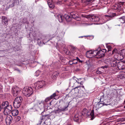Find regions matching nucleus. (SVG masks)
<instances>
[{"label": "nucleus", "instance_id": "obj_34", "mask_svg": "<svg viewBox=\"0 0 125 125\" xmlns=\"http://www.w3.org/2000/svg\"><path fill=\"white\" fill-rule=\"evenodd\" d=\"M41 73V71L39 70H37L35 73V75L37 76H38Z\"/></svg>", "mask_w": 125, "mask_h": 125}, {"label": "nucleus", "instance_id": "obj_59", "mask_svg": "<svg viewBox=\"0 0 125 125\" xmlns=\"http://www.w3.org/2000/svg\"><path fill=\"white\" fill-rule=\"evenodd\" d=\"M83 36H81V37H79V38H82L83 37Z\"/></svg>", "mask_w": 125, "mask_h": 125}, {"label": "nucleus", "instance_id": "obj_22", "mask_svg": "<svg viewBox=\"0 0 125 125\" xmlns=\"http://www.w3.org/2000/svg\"><path fill=\"white\" fill-rule=\"evenodd\" d=\"M21 104L14 101L13 105L14 107L16 108H18L20 106Z\"/></svg>", "mask_w": 125, "mask_h": 125}, {"label": "nucleus", "instance_id": "obj_15", "mask_svg": "<svg viewBox=\"0 0 125 125\" xmlns=\"http://www.w3.org/2000/svg\"><path fill=\"white\" fill-rule=\"evenodd\" d=\"M2 22L4 23V24L5 25L7 26L8 25V20L6 17L2 16Z\"/></svg>", "mask_w": 125, "mask_h": 125}, {"label": "nucleus", "instance_id": "obj_49", "mask_svg": "<svg viewBox=\"0 0 125 125\" xmlns=\"http://www.w3.org/2000/svg\"><path fill=\"white\" fill-rule=\"evenodd\" d=\"M56 4H60L61 3V2L60 1H59L56 2Z\"/></svg>", "mask_w": 125, "mask_h": 125}, {"label": "nucleus", "instance_id": "obj_26", "mask_svg": "<svg viewBox=\"0 0 125 125\" xmlns=\"http://www.w3.org/2000/svg\"><path fill=\"white\" fill-rule=\"evenodd\" d=\"M69 104L67 106L64 107L63 108H61L60 109H59L57 111H58L59 112H60L61 111H66L68 110L67 107H68Z\"/></svg>", "mask_w": 125, "mask_h": 125}, {"label": "nucleus", "instance_id": "obj_60", "mask_svg": "<svg viewBox=\"0 0 125 125\" xmlns=\"http://www.w3.org/2000/svg\"><path fill=\"white\" fill-rule=\"evenodd\" d=\"M82 87H83V88H84V86H82Z\"/></svg>", "mask_w": 125, "mask_h": 125}, {"label": "nucleus", "instance_id": "obj_25", "mask_svg": "<svg viewBox=\"0 0 125 125\" xmlns=\"http://www.w3.org/2000/svg\"><path fill=\"white\" fill-rule=\"evenodd\" d=\"M2 105L4 108V107H7L9 106V103L8 101H6L3 102L2 104Z\"/></svg>", "mask_w": 125, "mask_h": 125}, {"label": "nucleus", "instance_id": "obj_54", "mask_svg": "<svg viewBox=\"0 0 125 125\" xmlns=\"http://www.w3.org/2000/svg\"><path fill=\"white\" fill-rule=\"evenodd\" d=\"M40 107H39L40 108H43V107L42 106L41 104H40Z\"/></svg>", "mask_w": 125, "mask_h": 125}, {"label": "nucleus", "instance_id": "obj_6", "mask_svg": "<svg viewBox=\"0 0 125 125\" xmlns=\"http://www.w3.org/2000/svg\"><path fill=\"white\" fill-rule=\"evenodd\" d=\"M90 17L91 21L95 22H98L99 21V22L100 23V24H102V22H101V19H100L97 16L95 15H92Z\"/></svg>", "mask_w": 125, "mask_h": 125}, {"label": "nucleus", "instance_id": "obj_14", "mask_svg": "<svg viewBox=\"0 0 125 125\" xmlns=\"http://www.w3.org/2000/svg\"><path fill=\"white\" fill-rule=\"evenodd\" d=\"M102 52L100 51H98L95 55L96 57L98 58H99L104 56L103 54L102 53Z\"/></svg>", "mask_w": 125, "mask_h": 125}, {"label": "nucleus", "instance_id": "obj_29", "mask_svg": "<svg viewBox=\"0 0 125 125\" xmlns=\"http://www.w3.org/2000/svg\"><path fill=\"white\" fill-rule=\"evenodd\" d=\"M79 115L78 114L75 115L74 117V120L76 122H77L78 121L79 118Z\"/></svg>", "mask_w": 125, "mask_h": 125}, {"label": "nucleus", "instance_id": "obj_44", "mask_svg": "<svg viewBox=\"0 0 125 125\" xmlns=\"http://www.w3.org/2000/svg\"><path fill=\"white\" fill-rule=\"evenodd\" d=\"M120 120L122 122L125 121V117L121 118Z\"/></svg>", "mask_w": 125, "mask_h": 125}, {"label": "nucleus", "instance_id": "obj_40", "mask_svg": "<svg viewBox=\"0 0 125 125\" xmlns=\"http://www.w3.org/2000/svg\"><path fill=\"white\" fill-rule=\"evenodd\" d=\"M3 119V116L2 115H0V122L2 121Z\"/></svg>", "mask_w": 125, "mask_h": 125}, {"label": "nucleus", "instance_id": "obj_62", "mask_svg": "<svg viewBox=\"0 0 125 125\" xmlns=\"http://www.w3.org/2000/svg\"><path fill=\"white\" fill-rule=\"evenodd\" d=\"M124 108H125V105L124 106Z\"/></svg>", "mask_w": 125, "mask_h": 125}, {"label": "nucleus", "instance_id": "obj_11", "mask_svg": "<svg viewBox=\"0 0 125 125\" xmlns=\"http://www.w3.org/2000/svg\"><path fill=\"white\" fill-rule=\"evenodd\" d=\"M71 15L72 18L74 19H77V20L78 21L80 20V18H79V15L75 12H72L71 13Z\"/></svg>", "mask_w": 125, "mask_h": 125}, {"label": "nucleus", "instance_id": "obj_1", "mask_svg": "<svg viewBox=\"0 0 125 125\" xmlns=\"http://www.w3.org/2000/svg\"><path fill=\"white\" fill-rule=\"evenodd\" d=\"M32 90L31 87L26 86L23 89L22 93L24 95L29 97L32 93Z\"/></svg>", "mask_w": 125, "mask_h": 125}, {"label": "nucleus", "instance_id": "obj_3", "mask_svg": "<svg viewBox=\"0 0 125 125\" xmlns=\"http://www.w3.org/2000/svg\"><path fill=\"white\" fill-rule=\"evenodd\" d=\"M12 107L9 105L7 107H4V113L5 115H8L10 114L12 111Z\"/></svg>", "mask_w": 125, "mask_h": 125}, {"label": "nucleus", "instance_id": "obj_7", "mask_svg": "<svg viewBox=\"0 0 125 125\" xmlns=\"http://www.w3.org/2000/svg\"><path fill=\"white\" fill-rule=\"evenodd\" d=\"M12 120V116L10 115L7 116L5 118V122L7 125H10Z\"/></svg>", "mask_w": 125, "mask_h": 125}, {"label": "nucleus", "instance_id": "obj_21", "mask_svg": "<svg viewBox=\"0 0 125 125\" xmlns=\"http://www.w3.org/2000/svg\"><path fill=\"white\" fill-rule=\"evenodd\" d=\"M112 58L111 57L107 58L105 59L104 62L107 64L110 65Z\"/></svg>", "mask_w": 125, "mask_h": 125}, {"label": "nucleus", "instance_id": "obj_45", "mask_svg": "<svg viewBox=\"0 0 125 125\" xmlns=\"http://www.w3.org/2000/svg\"><path fill=\"white\" fill-rule=\"evenodd\" d=\"M43 119V118H41V119L39 121V124H41L42 122V120Z\"/></svg>", "mask_w": 125, "mask_h": 125}, {"label": "nucleus", "instance_id": "obj_50", "mask_svg": "<svg viewBox=\"0 0 125 125\" xmlns=\"http://www.w3.org/2000/svg\"><path fill=\"white\" fill-rule=\"evenodd\" d=\"M103 104L104 105H107L108 104H106L105 102H103Z\"/></svg>", "mask_w": 125, "mask_h": 125}, {"label": "nucleus", "instance_id": "obj_32", "mask_svg": "<svg viewBox=\"0 0 125 125\" xmlns=\"http://www.w3.org/2000/svg\"><path fill=\"white\" fill-rule=\"evenodd\" d=\"M22 22L23 23H26L27 24H28L29 23L28 22L27 20V18H24L23 19Z\"/></svg>", "mask_w": 125, "mask_h": 125}, {"label": "nucleus", "instance_id": "obj_5", "mask_svg": "<svg viewBox=\"0 0 125 125\" xmlns=\"http://www.w3.org/2000/svg\"><path fill=\"white\" fill-rule=\"evenodd\" d=\"M117 67L120 70L125 69V62L121 61L117 63Z\"/></svg>", "mask_w": 125, "mask_h": 125}, {"label": "nucleus", "instance_id": "obj_61", "mask_svg": "<svg viewBox=\"0 0 125 125\" xmlns=\"http://www.w3.org/2000/svg\"><path fill=\"white\" fill-rule=\"evenodd\" d=\"M115 14V13H114L113 14V15H114Z\"/></svg>", "mask_w": 125, "mask_h": 125}, {"label": "nucleus", "instance_id": "obj_27", "mask_svg": "<svg viewBox=\"0 0 125 125\" xmlns=\"http://www.w3.org/2000/svg\"><path fill=\"white\" fill-rule=\"evenodd\" d=\"M57 92L59 93V92L58 91H56V93H54L52 95H51L50 97H47V100H49L50 99H52L53 98H54V97L57 95H56V93Z\"/></svg>", "mask_w": 125, "mask_h": 125}, {"label": "nucleus", "instance_id": "obj_38", "mask_svg": "<svg viewBox=\"0 0 125 125\" xmlns=\"http://www.w3.org/2000/svg\"><path fill=\"white\" fill-rule=\"evenodd\" d=\"M73 64H76L77 63L78 61H77V60L76 59H74L73 60Z\"/></svg>", "mask_w": 125, "mask_h": 125}, {"label": "nucleus", "instance_id": "obj_52", "mask_svg": "<svg viewBox=\"0 0 125 125\" xmlns=\"http://www.w3.org/2000/svg\"><path fill=\"white\" fill-rule=\"evenodd\" d=\"M78 62H83V61H81V60H80V59H78Z\"/></svg>", "mask_w": 125, "mask_h": 125}, {"label": "nucleus", "instance_id": "obj_18", "mask_svg": "<svg viewBox=\"0 0 125 125\" xmlns=\"http://www.w3.org/2000/svg\"><path fill=\"white\" fill-rule=\"evenodd\" d=\"M56 18L57 19L59 22H62L64 17L63 15L61 14H59L57 15Z\"/></svg>", "mask_w": 125, "mask_h": 125}, {"label": "nucleus", "instance_id": "obj_35", "mask_svg": "<svg viewBox=\"0 0 125 125\" xmlns=\"http://www.w3.org/2000/svg\"><path fill=\"white\" fill-rule=\"evenodd\" d=\"M100 51H102V52H101L103 54L104 56V54L106 52V50L105 49H102L101 50H100Z\"/></svg>", "mask_w": 125, "mask_h": 125}, {"label": "nucleus", "instance_id": "obj_12", "mask_svg": "<svg viewBox=\"0 0 125 125\" xmlns=\"http://www.w3.org/2000/svg\"><path fill=\"white\" fill-rule=\"evenodd\" d=\"M112 8L114 10H117L118 11H120L121 10V8L120 6H119L117 4H115L113 5Z\"/></svg>", "mask_w": 125, "mask_h": 125}, {"label": "nucleus", "instance_id": "obj_48", "mask_svg": "<svg viewBox=\"0 0 125 125\" xmlns=\"http://www.w3.org/2000/svg\"><path fill=\"white\" fill-rule=\"evenodd\" d=\"M15 1L13 2V3L11 4V7H13L14 6V4H15Z\"/></svg>", "mask_w": 125, "mask_h": 125}, {"label": "nucleus", "instance_id": "obj_4", "mask_svg": "<svg viewBox=\"0 0 125 125\" xmlns=\"http://www.w3.org/2000/svg\"><path fill=\"white\" fill-rule=\"evenodd\" d=\"M11 92L13 96H17L19 92V89L17 87H13L11 90Z\"/></svg>", "mask_w": 125, "mask_h": 125}, {"label": "nucleus", "instance_id": "obj_57", "mask_svg": "<svg viewBox=\"0 0 125 125\" xmlns=\"http://www.w3.org/2000/svg\"><path fill=\"white\" fill-rule=\"evenodd\" d=\"M47 116V115H42V117H44H44H45V116Z\"/></svg>", "mask_w": 125, "mask_h": 125}, {"label": "nucleus", "instance_id": "obj_8", "mask_svg": "<svg viewBox=\"0 0 125 125\" xmlns=\"http://www.w3.org/2000/svg\"><path fill=\"white\" fill-rule=\"evenodd\" d=\"M112 18V16H111L105 15L103 16V19H104V21L102 22V24L104 23L107 21L111 20Z\"/></svg>", "mask_w": 125, "mask_h": 125}, {"label": "nucleus", "instance_id": "obj_16", "mask_svg": "<svg viewBox=\"0 0 125 125\" xmlns=\"http://www.w3.org/2000/svg\"><path fill=\"white\" fill-rule=\"evenodd\" d=\"M47 4L49 7L50 8L53 9L54 7L52 0H48L47 1Z\"/></svg>", "mask_w": 125, "mask_h": 125}, {"label": "nucleus", "instance_id": "obj_53", "mask_svg": "<svg viewBox=\"0 0 125 125\" xmlns=\"http://www.w3.org/2000/svg\"><path fill=\"white\" fill-rule=\"evenodd\" d=\"M104 19H103V16L102 17V19H101V22H102L103 21H104Z\"/></svg>", "mask_w": 125, "mask_h": 125}, {"label": "nucleus", "instance_id": "obj_41", "mask_svg": "<svg viewBox=\"0 0 125 125\" xmlns=\"http://www.w3.org/2000/svg\"><path fill=\"white\" fill-rule=\"evenodd\" d=\"M69 64L70 65H71L72 64H73V60L71 61H69Z\"/></svg>", "mask_w": 125, "mask_h": 125}, {"label": "nucleus", "instance_id": "obj_37", "mask_svg": "<svg viewBox=\"0 0 125 125\" xmlns=\"http://www.w3.org/2000/svg\"><path fill=\"white\" fill-rule=\"evenodd\" d=\"M92 0H86V2L88 4H91L92 3V2H91Z\"/></svg>", "mask_w": 125, "mask_h": 125}, {"label": "nucleus", "instance_id": "obj_30", "mask_svg": "<svg viewBox=\"0 0 125 125\" xmlns=\"http://www.w3.org/2000/svg\"><path fill=\"white\" fill-rule=\"evenodd\" d=\"M65 19L66 21L67 22L70 21H71L72 20V18L68 15H66V16H65Z\"/></svg>", "mask_w": 125, "mask_h": 125}, {"label": "nucleus", "instance_id": "obj_64", "mask_svg": "<svg viewBox=\"0 0 125 125\" xmlns=\"http://www.w3.org/2000/svg\"><path fill=\"white\" fill-rule=\"evenodd\" d=\"M70 125V124H68V125Z\"/></svg>", "mask_w": 125, "mask_h": 125}, {"label": "nucleus", "instance_id": "obj_19", "mask_svg": "<svg viewBox=\"0 0 125 125\" xmlns=\"http://www.w3.org/2000/svg\"><path fill=\"white\" fill-rule=\"evenodd\" d=\"M59 72L58 71L54 72L52 74V78L53 79H55L59 75Z\"/></svg>", "mask_w": 125, "mask_h": 125}, {"label": "nucleus", "instance_id": "obj_13", "mask_svg": "<svg viewBox=\"0 0 125 125\" xmlns=\"http://www.w3.org/2000/svg\"><path fill=\"white\" fill-rule=\"evenodd\" d=\"M96 51H93V50H91L87 51L86 53V56L88 58H91V57L90 56L91 55L94 54V53H96Z\"/></svg>", "mask_w": 125, "mask_h": 125}, {"label": "nucleus", "instance_id": "obj_20", "mask_svg": "<svg viewBox=\"0 0 125 125\" xmlns=\"http://www.w3.org/2000/svg\"><path fill=\"white\" fill-rule=\"evenodd\" d=\"M22 100V97L21 96H19V97H16L14 101L21 104Z\"/></svg>", "mask_w": 125, "mask_h": 125}, {"label": "nucleus", "instance_id": "obj_47", "mask_svg": "<svg viewBox=\"0 0 125 125\" xmlns=\"http://www.w3.org/2000/svg\"><path fill=\"white\" fill-rule=\"evenodd\" d=\"M96 73L98 74H100L101 73V72L99 71H96Z\"/></svg>", "mask_w": 125, "mask_h": 125}, {"label": "nucleus", "instance_id": "obj_36", "mask_svg": "<svg viewBox=\"0 0 125 125\" xmlns=\"http://www.w3.org/2000/svg\"><path fill=\"white\" fill-rule=\"evenodd\" d=\"M124 2H119L118 4H117L119 6H120L121 8L122 6L124 4Z\"/></svg>", "mask_w": 125, "mask_h": 125}, {"label": "nucleus", "instance_id": "obj_24", "mask_svg": "<svg viewBox=\"0 0 125 125\" xmlns=\"http://www.w3.org/2000/svg\"><path fill=\"white\" fill-rule=\"evenodd\" d=\"M118 21L121 23H125V16H123L120 18L118 19Z\"/></svg>", "mask_w": 125, "mask_h": 125}, {"label": "nucleus", "instance_id": "obj_56", "mask_svg": "<svg viewBox=\"0 0 125 125\" xmlns=\"http://www.w3.org/2000/svg\"><path fill=\"white\" fill-rule=\"evenodd\" d=\"M78 59H79L78 58V57H76V60H77V61L78 62Z\"/></svg>", "mask_w": 125, "mask_h": 125}, {"label": "nucleus", "instance_id": "obj_28", "mask_svg": "<svg viewBox=\"0 0 125 125\" xmlns=\"http://www.w3.org/2000/svg\"><path fill=\"white\" fill-rule=\"evenodd\" d=\"M90 116H91L90 117L91 118L90 119L91 120H92L95 117L94 115V111L93 110H92L90 113Z\"/></svg>", "mask_w": 125, "mask_h": 125}, {"label": "nucleus", "instance_id": "obj_43", "mask_svg": "<svg viewBox=\"0 0 125 125\" xmlns=\"http://www.w3.org/2000/svg\"><path fill=\"white\" fill-rule=\"evenodd\" d=\"M107 47L108 48V51H110L111 48V46H108Z\"/></svg>", "mask_w": 125, "mask_h": 125}, {"label": "nucleus", "instance_id": "obj_2", "mask_svg": "<svg viewBox=\"0 0 125 125\" xmlns=\"http://www.w3.org/2000/svg\"><path fill=\"white\" fill-rule=\"evenodd\" d=\"M45 82L44 81H38L35 84V88L36 90H38L42 88L45 85Z\"/></svg>", "mask_w": 125, "mask_h": 125}, {"label": "nucleus", "instance_id": "obj_63", "mask_svg": "<svg viewBox=\"0 0 125 125\" xmlns=\"http://www.w3.org/2000/svg\"><path fill=\"white\" fill-rule=\"evenodd\" d=\"M45 122H44V124H45Z\"/></svg>", "mask_w": 125, "mask_h": 125}, {"label": "nucleus", "instance_id": "obj_17", "mask_svg": "<svg viewBox=\"0 0 125 125\" xmlns=\"http://www.w3.org/2000/svg\"><path fill=\"white\" fill-rule=\"evenodd\" d=\"M117 77L120 79H123L125 78V72H122L117 76Z\"/></svg>", "mask_w": 125, "mask_h": 125}, {"label": "nucleus", "instance_id": "obj_51", "mask_svg": "<svg viewBox=\"0 0 125 125\" xmlns=\"http://www.w3.org/2000/svg\"><path fill=\"white\" fill-rule=\"evenodd\" d=\"M74 80H73H73H71V81H70V84H71V83H72V82H74Z\"/></svg>", "mask_w": 125, "mask_h": 125}, {"label": "nucleus", "instance_id": "obj_23", "mask_svg": "<svg viewBox=\"0 0 125 125\" xmlns=\"http://www.w3.org/2000/svg\"><path fill=\"white\" fill-rule=\"evenodd\" d=\"M11 112L12 115L15 116H17L18 114L19 111L18 110L15 109L12 111Z\"/></svg>", "mask_w": 125, "mask_h": 125}, {"label": "nucleus", "instance_id": "obj_31", "mask_svg": "<svg viewBox=\"0 0 125 125\" xmlns=\"http://www.w3.org/2000/svg\"><path fill=\"white\" fill-rule=\"evenodd\" d=\"M87 114V110L86 109H84L82 112V115L84 116H86Z\"/></svg>", "mask_w": 125, "mask_h": 125}, {"label": "nucleus", "instance_id": "obj_42", "mask_svg": "<svg viewBox=\"0 0 125 125\" xmlns=\"http://www.w3.org/2000/svg\"><path fill=\"white\" fill-rule=\"evenodd\" d=\"M2 86L1 84H0V92H2Z\"/></svg>", "mask_w": 125, "mask_h": 125}, {"label": "nucleus", "instance_id": "obj_10", "mask_svg": "<svg viewBox=\"0 0 125 125\" xmlns=\"http://www.w3.org/2000/svg\"><path fill=\"white\" fill-rule=\"evenodd\" d=\"M117 60L116 59L112 58L110 65L111 67H114L117 65Z\"/></svg>", "mask_w": 125, "mask_h": 125}, {"label": "nucleus", "instance_id": "obj_46", "mask_svg": "<svg viewBox=\"0 0 125 125\" xmlns=\"http://www.w3.org/2000/svg\"><path fill=\"white\" fill-rule=\"evenodd\" d=\"M117 50L116 49H114L112 51V54H113L115 52V51H116Z\"/></svg>", "mask_w": 125, "mask_h": 125}, {"label": "nucleus", "instance_id": "obj_9", "mask_svg": "<svg viewBox=\"0 0 125 125\" xmlns=\"http://www.w3.org/2000/svg\"><path fill=\"white\" fill-rule=\"evenodd\" d=\"M47 98H46L44 101H42L41 103H38L37 104L39 107H40V105L41 104L42 106L45 108L46 106V105L47 104Z\"/></svg>", "mask_w": 125, "mask_h": 125}, {"label": "nucleus", "instance_id": "obj_33", "mask_svg": "<svg viewBox=\"0 0 125 125\" xmlns=\"http://www.w3.org/2000/svg\"><path fill=\"white\" fill-rule=\"evenodd\" d=\"M76 48L75 47L72 46L71 49V51L72 53H74L75 52Z\"/></svg>", "mask_w": 125, "mask_h": 125}, {"label": "nucleus", "instance_id": "obj_55", "mask_svg": "<svg viewBox=\"0 0 125 125\" xmlns=\"http://www.w3.org/2000/svg\"><path fill=\"white\" fill-rule=\"evenodd\" d=\"M103 67L104 68H107L108 67V66H105L104 67Z\"/></svg>", "mask_w": 125, "mask_h": 125}, {"label": "nucleus", "instance_id": "obj_39", "mask_svg": "<svg viewBox=\"0 0 125 125\" xmlns=\"http://www.w3.org/2000/svg\"><path fill=\"white\" fill-rule=\"evenodd\" d=\"M21 119V117L19 116H17L16 117V120L17 121H19Z\"/></svg>", "mask_w": 125, "mask_h": 125}, {"label": "nucleus", "instance_id": "obj_58", "mask_svg": "<svg viewBox=\"0 0 125 125\" xmlns=\"http://www.w3.org/2000/svg\"><path fill=\"white\" fill-rule=\"evenodd\" d=\"M76 81V82H77L78 83H79V82H77V81Z\"/></svg>", "mask_w": 125, "mask_h": 125}]
</instances>
